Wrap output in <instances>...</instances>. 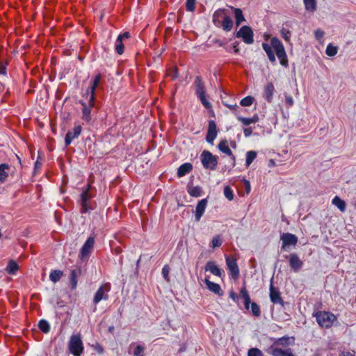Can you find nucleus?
<instances>
[{
	"mask_svg": "<svg viewBox=\"0 0 356 356\" xmlns=\"http://www.w3.org/2000/svg\"><path fill=\"white\" fill-rule=\"evenodd\" d=\"M193 169V166L189 163L182 164L177 170V175L179 177L184 176L186 174L190 172Z\"/></svg>",
	"mask_w": 356,
	"mask_h": 356,
	"instance_id": "393cba45",
	"label": "nucleus"
},
{
	"mask_svg": "<svg viewBox=\"0 0 356 356\" xmlns=\"http://www.w3.org/2000/svg\"><path fill=\"white\" fill-rule=\"evenodd\" d=\"M316 321L322 327H330L337 319L336 316L329 312H318L315 314Z\"/></svg>",
	"mask_w": 356,
	"mask_h": 356,
	"instance_id": "7ed1b4c3",
	"label": "nucleus"
},
{
	"mask_svg": "<svg viewBox=\"0 0 356 356\" xmlns=\"http://www.w3.org/2000/svg\"><path fill=\"white\" fill-rule=\"evenodd\" d=\"M238 42H236L233 45L234 51L235 54H238L239 52V49L238 48Z\"/></svg>",
	"mask_w": 356,
	"mask_h": 356,
	"instance_id": "052dcab7",
	"label": "nucleus"
},
{
	"mask_svg": "<svg viewBox=\"0 0 356 356\" xmlns=\"http://www.w3.org/2000/svg\"><path fill=\"white\" fill-rule=\"evenodd\" d=\"M204 282L207 286V288L212 292L218 294L219 296H222L223 294L222 291L218 284L214 283L205 278Z\"/></svg>",
	"mask_w": 356,
	"mask_h": 356,
	"instance_id": "412c9836",
	"label": "nucleus"
},
{
	"mask_svg": "<svg viewBox=\"0 0 356 356\" xmlns=\"http://www.w3.org/2000/svg\"><path fill=\"white\" fill-rule=\"evenodd\" d=\"M291 343L290 342V339L289 337H283L277 339L276 341L274 343V345L286 346Z\"/></svg>",
	"mask_w": 356,
	"mask_h": 356,
	"instance_id": "4c0bfd02",
	"label": "nucleus"
},
{
	"mask_svg": "<svg viewBox=\"0 0 356 356\" xmlns=\"http://www.w3.org/2000/svg\"><path fill=\"white\" fill-rule=\"evenodd\" d=\"M270 44L273 49L275 51L277 58L280 59V64L286 67L288 66V59L284 47L281 41L277 38H273L270 40Z\"/></svg>",
	"mask_w": 356,
	"mask_h": 356,
	"instance_id": "f257e3e1",
	"label": "nucleus"
},
{
	"mask_svg": "<svg viewBox=\"0 0 356 356\" xmlns=\"http://www.w3.org/2000/svg\"><path fill=\"white\" fill-rule=\"evenodd\" d=\"M240 296L244 300L245 309H248L250 308V297L245 286L241 289Z\"/></svg>",
	"mask_w": 356,
	"mask_h": 356,
	"instance_id": "a878e982",
	"label": "nucleus"
},
{
	"mask_svg": "<svg viewBox=\"0 0 356 356\" xmlns=\"http://www.w3.org/2000/svg\"><path fill=\"white\" fill-rule=\"evenodd\" d=\"M69 350L74 356H80L81 355L83 345L80 334L71 336L69 341Z\"/></svg>",
	"mask_w": 356,
	"mask_h": 356,
	"instance_id": "20e7f679",
	"label": "nucleus"
},
{
	"mask_svg": "<svg viewBox=\"0 0 356 356\" xmlns=\"http://www.w3.org/2000/svg\"><path fill=\"white\" fill-rule=\"evenodd\" d=\"M95 238L92 236L89 237L85 242L79 252V258L82 261L88 259L93 250Z\"/></svg>",
	"mask_w": 356,
	"mask_h": 356,
	"instance_id": "423d86ee",
	"label": "nucleus"
},
{
	"mask_svg": "<svg viewBox=\"0 0 356 356\" xmlns=\"http://www.w3.org/2000/svg\"><path fill=\"white\" fill-rule=\"evenodd\" d=\"M90 188V184L88 185L87 189L83 191L81 195V212L85 213L88 211L90 207H88L87 202L91 198V195H90L88 191Z\"/></svg>",
	"mask_w": 356,
	"mask_h": 356,
	"instance_id": "2eb2a0df",
	"label": "nucleus"
},
{
	"mask_svg": "<svg viewBox=\"0 0 356 356\" xmlns=\"http://www.w3.org/2000/svg\"><path fill=\"white\" fill-rule=\"evenodd\" d=\"M201 192H202L201 188L199 186L193 187L188 191L189 194L193 197L200 196Z\"/></svg>",
	"mask_w": 356,
	"mask_h": 356,
	"instance_id": "a18cd8bd",
	"label": "nucleus"
},
{
	"mask_svg": "<svg viewBox=\"0 0 356 356\" xmlns=\"http://www.w3.org/2000/svg\"><path fill=\"white\" fill-rule=\"evenodd\" d=\"M226 263L232 277L236 279L239 275V270L236 259L234 258L227 257Z\"/></svg>",
	"mask_w": 356,
	"mask_h": 356,
	"instance_id": "9d476101",
	"label": "nucleus"
},
{
	"mask_svg": "<svg viewBox=\"0 0 356 356\" xmlns=\"http://www.w3.org/2000/svg\"><path fill=\"white\" fill-rule=\"evenodd\" d=\"M251 312L253 316L259 317L261 315V310L259 305L255 302L251 303Z\"/></svg>",
	"mask_w": 356,
	"mask_h": 356,
	"instance_id": "37998d69",
	"label": "nucleus"
},
{
	"mask_svg": "<svg viewBox=\"0 0 356 356\" xmlns=\"http://www.w3.org/2000/svg\"><path fill=\"white\" fill-rule=\"evenodd\" d=\"M213 42L218 44L220 47L223 45V43L220 40H218V39L213 40Z\"/></svg>",
	"mask_w": 356,
	"mask_h": 356,
	"instance_id": "e2e57ef3",
	"label": "nucleus"
},
{
	"mask_svg": "<svg viewBox=\"0 0 356 356\" xmlns=\"http://www.w3.org/2000/svg\"><path fill=\"white\" fill-rule=\"evenodd\" d=\"M286 257L289 259L291 268L294 271H298L302 267L303 262L300 259L296 254H291Z\"/></svg>",
	"mask_w": 356,
	"mask_h": 356,
	"instance_id": "9b49d317",
	"label": "nucleus"
},
{
	"mask_svg": "<svg viewBox=\"0 0 356 356\" xmlns=\"http://www.w3.org/2000/svg\"><path fill=\"white\" fill-rule=\"evenodd\" d=\"M224 195L228 200L232 201L234 200V193L230 186H225L224 187Z\"/></svg>",
	"mask_w": 356,
	"mask_h": 356,
	"instance_id": "ea45409f",
	"label": "nucleus"
},
{
	"mask_svg": "<svg viewBox=\"0 0 356 356\" xmlns=\"http://www.w3.org/2000/svg\"><path fill=\"white\" fill-rule=\"evenodd\" d=\"M207 204V199H202L200 200L196 206L195 209V220L196 221H199L202 216L206 207Z\"/></svg>",
	"mask_w": 356,
	"mask_h": 356,
	"instance_id": "6ab92c4d",
	"label": "nucleus"
},
{
	"mask_svg": "<svg viewBox=\"0 0 356 356\" xmlns=\"http://www.w3.org/2000/svg\"><path fill=\"white\" fill-rule=\"evenodd\" d=\"M280 33L286 42H290L291 31L289 30L282 28Z\"/></svg>",
	"mask_w": 356,
	"mask_h": 356,
	"instance_id": "49530a36",
	"label": "nucleus"
},
{
	"mask_svg": "<svg viewBox=\"0 0 356 356\" xmlns=\"http://www.w3.org/2000/svg\"><path fill=\"white\" fill-rule=\"evenodd\" d=\"M196 0H186V8L188 11L193 12L195 8Z\"/></svg>",
	"mask_w": 356,
	"mask_h": 356,
	"instance_id": "09e8293b",
	"label": "nucleus"
},
{
	"mask_svg": "<svg viewBox=\"0 0 356 356\" xmlns=\"http://www.w3.org/2000/svg\"><path fill=\"white\" fill-rule=\"evenodd\" d=\"M115 50L117 53L120 55L122 54L124 52V44L122 42V40L118 38L115 42Z\"/></svg>",
	"mask_w": 356,
	"mask_h": 356,
	"instance_id": "79ce46f5",
	"label": "nucleus"
},
{
	"mask_svg": "<svg viewBox=\"0 0 356 356\" xmlns=\"http://www.w3.org/2000/svg\"><path fill=\"white\" fill-rule=\"evenodd\" d=\"M144 350L145 348L141 345L136 346L134 351V356H144Z\"/></svg>",
	"mask_w": 356,
	"mask_h": 356,
	"instance_id": "8fccbe9b",
	"label": "nucleus"
},
{
	"mask_svg": "<svg viewBox=\"0 0 356 356\" xmlns=\"http://www.w3.org/2000/svg\"><path fill=\"white\" fill-rule=\"evenodd\" d=\"M253 97L251 96H247L245 98L242 99L241 101V105L243 106H250L253 103Z\"/></svg>",
	"mask_w": 356,
	"mask_h": 356,
	"instance_id": "c03bdc74",
	"label": "nucleus"
},
{
	"mask_svg": "<svg viewBox=\"0 0 356 356\" xmlns=\"http://www.w3.org/2000/svg\"><path fill=\"white\" fill-rule=\"evenodd\" d=\"M224 16H227L225 9L220 8L216 10L213 15V22L215 25L218 26V24H220V18H224Z\"/></svg>",
	"mask_w": 356,
	"mask_h": 356,
	"instance_id": "cd10ccee",
	"label": "nucleus"
},
{
	"mask_svg": "<svg viewBox=\"0 0 356 356\" xmlns=\"http://www.w3.org/2000/svg\"><path fill=\"white\" fill-rule=\"evenodd\" d=\"M323 35H324L323 31H322L321 30H316L315 31V36L317 40H321V38H323Z\"/></svg>",
	"mask_w": 356,
	"mask_h": 356,
	"instance_id": "6e6d98bb",
	"label": "nucleus"
},
{
	"mask_svg": "<svg viewBox=\"0 0 356 356\" xmlns=\"http://www.w3.org/2000/svg\"><path fill=\"white\" fill-rule=\"evenodd\" d=\"M238 120L243 123L244 125L248 126L252 123H255L258 121L259 118L255 115L251 118H243V117H238Z\"/></svg>",
	"mask_w": 356,
	"mask_h": 356,
	"instance_id": "f704fd0d",
	"label": "nucleus"
},
{
	"mask_svg": "<svg viewBox=\"0 0 356 356\" xmlns=\"http://www.w3.org/2000/svg\"><path fill=\"white\" fill-rule=\"evenodd\" d=\"M200 159L203 167L205 169L215 170L218 165V156L213 155L209 151L204 150Z\"/></svg>",
	"mask_w": 356,
	"mask_h": 356,
	"instance_id": "f03ea898",
	"label": "nucleus"
},
{
	"mask_svg": "<svg viewBox=\"0 0 356 356\" xmlns=\"http://www.w3.org/2000/svg\"><path fill=\"white\" fill-rule=\"evenodd\" d=\"M270 298L274 304L284 305L283 300L280 296V292L273 286V281L271 280L270 286Z\"/></svg>",
	"mask_w": 356,
	"mask_h": 356,
	"instance_id": "f8f14e48",
	"label": "nucleus"
},
{
	"mask_svg": "<svg viewBox=\"0 0 356 356\" xmlns=\"http://www.w3.org/2000/svg\"><path fill=\"white\" fill-rule=\"evenodd\" d=\"M339 356H355L353 354L350 352H342Z\"/></svg>",
	"mask_w": 356,
	"mask_h": 356,
	"instance_id": "680f3d73",
	"label": "nucleus"
},
{
	"mask_svg": "<svg viewBox=\"0 0 356 356\" xmlns=\"http://www.w3.org/2000/svg\"><path fill=\"white\" fill-rule=\"evenodd\" d=\"M10 167L6 163H2L0 165V181L4 182L8 176V170Z\"/></svg>",
	"mask_w": 356,
	"mask_h": 356,
	"instance_id": "c756f323",
	"label": "nucleus"
},
{
	"mask_svg": "<svg viewBox=\"0 0 356 356\" xmlns=\"http://www.w3.org/2000/svg\"><path fill=\"white\" fill-rule=\"evenodd\" d=\"M257 152L254 151H249L246 153V165L249 166L252 162L255 159Z\"/></svg>",
	"mask_w": 356,
	"mask_h": 356,
	"instance_id": "58836bf2",
	"label": "nucleus"
},
{
	"mask_svg": "<svg viewBox=\"0 0 356 356\" xmlns=\"http://www.w3.org/2000/svg\"><path fill=\"white\" fill-rule=\"evenodd\" d=\"M38 327L44 333H48L50 330V325L46 320H40L38 323Z\"/></svg>",
	"mask_w": 356,
	"mask_h": 356,
	"instance_id": "c9c22d12",
	"label": "nucleus"
},
{
	"mask_svg": "<svg viewBox=\"0 0 356 356\" xmlns=\"http://www.w3.org/2000/svg\"><path fill=\"white\" fill-rule=\"evenodd\" d=\"M81 104L83 106L82 119L83 120H85V121L88 122L91 120V115H90L91 108L94 106H90V102H88V106L84 102H81Z\"/></svg>",
	"mask_w": 356,
	"mask_h": 356,
	"instance_id": "b1692460",
	"label": "nucleus"
},
{
	"mask_svg": "<svg viewBox=\"0 0 356 356\" xmlns=\"http://www.w3.org/2000/svg\"><path fill=\"white\" fill-rule=\"evenodd\" d=\"M169 273H170L169 266L168 265L164 266V267L162 269V274H163L165 280H167L168 282L170 280L169 276H168Z\"/></svg>",
	"mask_w": 356,
	"mask_h": 356,
	"instance_id": "603ef678",
	"label": "nucleus"
},
{
	"mask_svg": "<svg viewBox=\"0 0 356 356\" xmlns=\"http://www.w3.org/2000/svg\"><path fill=\"white\" fill-rule=\"evenodd\" d=\"M100 80H101V74H97L93 81H92V86L90 88V106H94V104H95V90L98 86V84L100 82Z\"/></svg>",
	"mask_w": 356,
	"mask_h": 356,
	"instance_id": "dca6fc26",
	"label": "nucleus"
},
{
	"mask_svg": "<svg viewBox=\"0 0 356 356\" xmlns=\"http://www.w3.org/2000/svg\"><path fill=\"white\" fill-rule=\"evenodd\" d=\"M222 241L218 236L214 237L211 241V246L213 248L220 246Z\"/></svg>",
	"mask_w": 356,
	"mask_h": 356,
	"instance_id": "864d4df0",
	"label": "nucleus"
},
{
	"mask_svg": "<svg viewBox=\"0 0 356 356\" xmlns=\"http://www.w3.org/2000/svg\"><path fill=\"white\" fill-rule=\"evenodd\" d=\"M217 127L216 122L213 120L209 121L208 130L206 136V140L210 143L213 144L215 138L217 136Z\"/></svg>",
	"mask_w": 356,
	"mask_h": 356,
	"instance_id": "6e6552de",
	"label": "nucleus"
},
{
	"mask_svg": "<svg viewBox=\"0 0 356 356\" xmlns=\"http://www.w3.org/2000/svg\"><path fill=\"white\" fill-rule=\"evenodd\" d=\"M19 266L14 260H10L6 268V271L10 275H14L18 270Z\"/></svg>",
	"mask_w": 356,
	"mask_h": 356,
	"instance_id": "2f4dec72",
	"label": "nucleus"
},
{
	"mask_svg": "<svg viewBox=\"0 0 356 356\" xmlns=\"http://www.w3.org/2000/svg\"><path fill=\"white\" fill-rule=\"evenodd\" d=\"M332 204L335 205L341 212L345 211L346 204L338 196H336L332 200Z\"/></svg>",
	"mask_w": 356,
	"mask_h": 356,
	"instance_id": "473e14b6",
	"label": "nucleus"
},
{
	"mask_svg": "<svg viewBox=\"0 0 356 356\" xmlns=\"http://www.w3.org/2000/svg\"><path fill=\"white\" fill-rule=\"evenodd\" d=\"M41 165H42L41 163H40L39 161H36L35 164V168H40L41 166Z\"/></svg>",
	"mask_w": 356,
	"mask_h": 356,
	"instance_id": "338daca9",
	"label": "nucleus"
},
{
	"mask_svg": "<svg viewBox=\"0 0 356 356\" xmlns=\"http://www.w3.org/2000/svg\"><path fill=\"white\" fill-rule=\"evenodd\" d=\"M229 297L234 300H236V299L237 298V296L234 292L230 293Z\"/></svg>",
	"mask_w": 356,
	"mask_h": 356,
	"instance_id": "0e129e2a",
	"label": "nucleus"
},
{
	"mask_svg": "<svg viewBox=\"0 0 356 356\" xmlns=\"http://www.w3.org/2000/svg\"><path fill=\"white\" fill-rule=\"evenodd\" d=\"M285 97V104L287 107H291L293 105V99L291 96L284 94Z\"/></svg>",
	"mask_w": 356,
	"mask_h": 356,
	"instance_id": "3c124183",
	"label": "nucleus"
},
{
	"mask_svg": "<svg viewBox=\"0 0 356 356\" xmlns=\"http://www.w3.org/2000/svg\"><path fill=\"white\" fill-rule=\"evenodd\" d=\"M244 183H245V185L246 192L249 193L250 191V181L245 179L244 180Z\"/></svg>",
	"mask_w": 356,
	"mask_h": 356,
	"instance_id": "bf43d9fd",
	"label": "nucleus"
},
{
	"mask_svg": "<svg viewBox=\"0 0 356 356\" xmlns=\"http://www.w3.org/2000/svg\"><path fill=\"white\" fill-rule=\"evenodd\" d=\"M218 147L219 150L220 152H222V153L232 156V159L233 160V165H234L236 158L233 155L232 150L229 147L227 141L226 140H221L220 142V143L218 144Z\"/></svg>",
	"mask_w": 356,
	"mask_h": 356,
	"instance_id": "a211bd4d",
	"label": "nucleus"
},
{
	"mask_svg": "<svg viewBox=\"0 0 356 356\" xmlns=\"http://www.w3.org/2000/svg\"><path fill=\"white\" fill-rule=\"evenodd\" d=\"M205 270L209 271L216 276L221 277L222 270L213 261H209L205 266Z\"/></svg>",
	"mask_w": 356,
	"mask_h": 356,
	"instance_id": "aec40b11",
	"label": "nucleus"
},
{
	"mask_svg": "<svg viewBox=\"0 0 356 356\" xmlns=\"http://www.w3.org/2000/svg\"><path fill=\"white\" fill-rule=\"evenodd\" d=\"M81 130L82 128L81 126H76L73 129L72 131H69L67 133L65 138V145L68 146L73 139L77 138L80 135Z\"/></svg>",
	"mask_w": 356,
	"mask_h": 356,
	"instance_id": "4468645a",
	"label": "nucleus"
},
{
	"mask_svg": "<svg viewBox=\"0 0 356 356\" xmlns=\"http://www.w3.org/2000/svg\"><path fill=\"white\" fill-rule=\"evenodd\" d=\"M304 3L307 10L314 11L316 9V0H304Z\"/></svg>",
	"mask_w": 356,
	"mask_h": 356,
	"instance_id": "e433bc0d",
	"label": "nucleus"
},
{
	"mask_svg": "<svg viewBox=\"0 0 356 356\" xmlns=\"http://www.w3.org/2000/svg\"><path fill=\"white\" fill-rule=\"evenodd\" d=\"M195 92L202 104L207 108H209L211 107V103L206 99L205 96V87L202 79L200 76H197L195 80Z\"/></svg>",
	"mask_w": 356,
	"mask_h": 356,
	"instance_id": "39448f33",
	"label": "nucleus"
},
{
	"mask_svg": "<svg viewBox=\"0 0 356 356\" xmlns=\"http://www.w3.org/2000/svg\"><path fill=\"white\" fill-rule=\"evenodd\" d=\"M221 26L223 29V30L226 31H229L232 30L233 27V22L230 17L229 16H224V19L222 22H221Z\"/></svg>",
	"mask_w": 356,
	"mask_h": 356,
	"instance_id": "7c9ffc66",
	"label": "nucleus"
},
{
	"mask_svg": "<svg viewBox=\"0 0 356 356\" xmlns=\"http://www.w3.org/2000/svg\"><path fill=\"white\" fill-rule=\"evenodd\" d=\"M248 356H263V353L259 349L252 348L248 350Z\"/></svg>",
	"mask_w": 356,
	"mask_h": 356,
	"instance_id": "de8ad7c7",
	"label": "nucleus"
},
{
	"mask_svg": "<svg viewBox=\"0 0 356 356\" xmlns=\"http://www.w3.org/2000/svg\"><path fill=\"white\" fill-rule=\"evenodd\" d=\"M130 37L129 32H124L123 34L120 35L118 38H120L121 40L127 39Z\"/></svg>",
	"mask_w": 356,
	"mask_h": 356,
	"instance_id": "13d9d810",
	"label": "nucleus"
},
{
	"mask_svg": "<svg viewBox=\"0 0 356 356\" xmlns=\"http://www.w3.org/2000/svg\"><path fill=\"white\" fill-rule=\"evenodd\" d=\"M232 8L234 9V17L236 19V25L237 26H240V24L242 22L245 21V19L243 15L242 10L240 8H234L233 7Z\"/></svg>",
	"mask_w": 356,
	"mask_h": 356,
	"instance_id": "c85d7f7f",
	"label": "nucleus"
},
{
	"mask_svg": "<svg viewBox=\"0 0 356 356\" xmlns=\"http://www.w3.org/2000/svg\"><path fill=\"white\" fill-rule=\"evenodd\" d=\"M281 241H282V248L284 249L286 246H295L298 242V238L294 234L290 233H284L281 236Z\"/></svg>",
	"mask_w": 356,
	"mask_h": 356,
	"instance_id": "1a4fd4ad",
	"label": "nucleus"
},
{
	"mask_svg": "<svg viewBox=\"0 0 356 356\" xmlns=\"http://www.w3.org/2000/svg\"><path fill=\"white\" fill-rule=\"evenodd\" d=\"M0 74L6 75V63L3 61L0 62Z\"/></svg>",
	"mask_w": 356,
	"mask_h": 356,
	"instance_id": "5fc2aeb1",
	"label": "nucleus"
},
{
	"mask_svg": "<svg viewBox=\"0 0 356 356\" xmlns=\"http://www.w3.org/2000/svg\"><path fill=\"white\" fill-rule=\"evenodd\" d=\"M262 47L266 51L270 61L272 63L275 62L276 59L271 44L269 45L267 43H263Z\"/></svg>",
	"mask_w": 356,
	"mask_h": 356,
	"instance_id": "bb28decb",
	"label": "nucleus"
},
{
	"mask_svg": "<svg viewBox=\"0 0 356 356\" xmlns=\"http://www.w3.org/2000/svg\"><path fill=\"white\" fill-rule=\"evenodd\" d=\"M338 48L336 46H333L332 44H329L326 48V54L329 56H334L337 54Z\"/></svg>",
	"mask_w": 356,
	"mask_h": 356,
	"instance_id": "a19ab883",
	"label": "nucleus"
},
{
	"mask_svg": "<svg viewBox=\"0 0 356 356\" xmlns=\"http://www.w3.org/2000/svg\"><path fill=\"white\" fill-rule=\"evenodd\" d=\"M81 275V269H73L70 270V282L72 289H75L77 286V277Z\"/></svg>",
	"mask_w": 356,
	"mask_h": 356,
	"instance_id": "4be33fe9",
	"label": "nucleus"
},
{
	"mask_svg": "<svg viewBox=\"0 0 356 356\" xmlns=\"http://www.w3.org/2000/svg\"><path fill=\"white\" fill-rule=\"evenodd\" d=\"M275 91V87L273 83H268L264 89V97L268 103H271L273 101V93Z\"/></svg>",
	"mask_w": 356,
	"mask_h": 356,
	"instance_id": "f3484780",
	"label": "nucleus"
},
{
	"mask_svg": "<svg viewBox=\"0 0 356 356\" xmlns=\"http://www.w3.org/2000/svg\"><path fill=\"white\" fill-rule=\"evenodd\" d=\"M177 76H178V74H177V69L175 68V72H174V74L172 75V78L173 79H176V78L177 77Z\"/></svg>",
	"mask_w": 356,
	"mask_h": 356,
	"instance_id": "69168bd1",
	"label": "nucleus"
},
{
	"mask_svg": "<svg viewBox=\"0 0 356 356\" xmlns=\"http://www.w3.org/2000/svg\"><path fill=\"white\" fill-rule=\"evenodd\" d=\"M16 157H17V159L19 160V163H21L20 158H19L17 155H16Z\"/></svg>",
	"mask_w": 356,
	"mask_h": 356,
	"instance_id": "774afa93",
	"label": "nucleus"
},
{
	"mask_svg": "<svg viewBox=\"0 0 356 356\" xmlns=\"http://www.w3.org/2000/svg\"><path fill=\"white\" fill-rule=\"evenodd\" d=\"M63 275V272L60 270H54L51 272L49 275V279L54 283L58 282L62 276Z\"/></svg>",
	"mask_w": 356,
	"mask_h": 356,
	"instance_id": "72a5a7b5",
	"label": "nucleus"
},
{
	"mask_svg": "<svg viewBox=\"0 0 356 356\" xmlns=\"http://www.w3.org/2000/svg\"><path fill=\"white\" fill-rule=\"evenodd\" d=\"M236 38H241L246 44H252L253 40V32L250 26H243L236 33Z\"/></svg>",
	"mask_w": 356,
	"mask_h": 356,
	"instance_id": "0eeeda50",
	"label": "nucleus"
},
{
	"mask_svg": "<svg viewBox=\"0 0 356 356\" xmlns=\"http://www.w3.org/2000/svg\"><path fill=\"white\" fill-rule=\"evenodd\" d=\"M275 346L276 345L273 344V346L270 347V353L272 356H295L291 348L282 350V348L276 347Z\"/></svg>",
	"mask_w": 356,
	"mask_h": 356,
	"instance_id": "ddd939ff",
	"label": "nucleus"
},
{
	"mask_svg": "<svg viewBox=\"0 0 356 356\" xmlns=\"http://www.w3.org/2000/svg\"><path fill=\"white\" fill-rule=\"evenodd\" d=\"M252 131L251 128H245L243 129L244 136L245 137L250 136L252 134Z\"/></svg>",
	"mask_w": 356,
	"mask_h": 356,
	"instance_id": "4d7b16f0",
	"label": "nucleus"
},
{
	"mask_svg": "<svg viewBox=\"0 0 356 356\" xmlns=\"http://www.w3.org/2000/svg\"><path fill=\"white\" fill-rule=\"evenodd\" d=\"M108 298V296L106 293L105 289H104V286H100L97 291L96 292L94 298H93V302L97 305L102 300H107Z\"/></svg>",
	"mask_w": 356,
	"mask_h": 356,
	"instance_id": "5701e85b",
	"label": "nucleus"
}]
</instances>
